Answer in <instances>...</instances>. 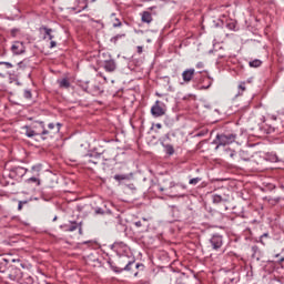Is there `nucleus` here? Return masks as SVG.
<instances>
[{
    "mask_svg": "<svg viewBox=\"0 0 284 284\" xmlns=\"http://www.w3.org/2000/svg\"><path fill=\"white\" fill-rule=\"evenodd\" d=\"M217 145H230L231 143H234L236 141V134L234 133H224V134H217Z\"/></svg>",
    "mask_w": 284,
    "mask_h": 284,
    "instance_id": "1",
    "label": "nucleus"
},
{
    "mask_svg": "<svg viewBox=\"0 0 284 284\" xmlns=\"http://www.w3.org/2000/svg\"><path fill=\"white\" fill-rule=\"evenodd\" d=\"M151 114L155 119H158L159 116H163L165 114V105L160 101H156L155 105L151 108Z\"/></svg>",
    "mask_w": 284,
    "mask_h": 284,
    "instance_id": "2",
    "label": "nucleus"
},
{
    "mask_svg": "<svg viewBox=\"0 0 284 284\" xmlns=\"http://www.w3.org/2000/svg\"><path fill=\"white\" fill-rule=\"evenodd\" d=\"M11 52L13 54H23L26 52V45L21 41H16L11 45Z\"/></svg>",
    "mask_w": 284,
    "mask_h": 284,
    "instance_id": "3",
    "label": "nucleus"
},
{
    "mask_svg": "<svg viewBox=\"0 0 284 284\" xmlns=\"http://www.w3.org/2000/svg\"><path fill=\"white\" fill-rule=\"evenodd\" d=\"M210 243H211V247H213V250H221V247L223 246V236L213 235L210 240Z\"/></svg>",
    "mask_w": 284,
    "mask_h": 284,
    "instance_id": "4",
    "label": "nucleus"
},
{
    "mask_svg": "<svg viewBox=\"0 0 284 284\" xmlns=\"http://www.w3.org/2000/svg\"><path fill=\"white\" fill-rule=\"evenodd\" d=\"M75 230H79L80 234H83V229L79 222H70L64 225V232H75Z\"/></svg>",
    "mask_w": 284,
    "mask_h": 284,
    "instance_id": "5",
    "label": "nucleus"
},
{
    "mask_svg": "<svg viewBox=\"0 0 284 284\" xmlns=\"http://www.w3.org/2000/svg\"><path fill=\"white\" fill-rule=\"evenodd\" d=\"M42 30L44 31L43 39H48L50 42V48H57V42L52 39H54V36L52 34V29H48V27H43Z\"/></svg>",
    "mask_w": 284,
    "mask_h": 284,
    "instance_id": "6",
    "label": "nucleus"
},
{
    "mask_svg": "<svg viewBox=\"0 0 284 284\" xmlns=\"http://www.w3.org/2000/svg\"><path fill=\"white\" fill-rule=\"evenodd\" d=\"M194 69H186L185 71H183L182 73V79L185 83H190V81H192V79H194Z\"/></svg>",
    "mask_w": 284,
    "mask_h": 284,
    "instance_id": "7",
    "label": "nucleus"
},
{
    "mask_svg": "<svg viewBox=\"0 0 284 284\" xmlns=\"http://www.w3.org/2000/svg\"><path fill=\"white\" fill-rule=\"evenodd\" d=\"M104 70L106 72H114V70H116V62H114V60L104 61Z\"/></svg>",
    "mask_w": 284,
    "mask_h": 284,
    "instance_id": "8",
    "label": "nucleus"
},
{
    "mask_svg": "<svg viewBox=\"0 0 284 284\" xmlns=\"http://www.w3.org/2000/svg\"><path fill=\"white\" fill-rule=\"evenodd\" d=\"M22 130H23L26 136H28L29 139H32V136H37V134H38V133H37L34 130H32V128H30V126H23Z\"/></svg>",
    "mask_w": 284,
    "mask_h": 284,
    "instance_id": "9",
    "label": "nucleus"
},
{
    "mask_svg": "<svg viewBox=\"0 0 284 284\" xmlns=\"http://www.w3.org/2000/svg\"><path fill=\"white\" fill-rule=\"evenodd\" d=\"M142 21L143 23H152V13L144 11L142 13Z\"/></svg>",
    "mask_w": 284,
    "mask_h": 284,
    "instance_id": "10",
    "label": "nucleus"
},
{
    "mask_svg": "<svg viewBox=\"0 0 284 284\" xmlns=\"http://www.w3.org/2000/svg\"><path fill=\"white\" fill-rule=\"evenodd\" d=\"M115 181H130V175L128 174H116L114 175Z\"/></svg>",
    "mask_w": 284,
    "mask_h": 284,
    "instance_id": "11",
    "label": "nucleus"
},
{
    "mask_svg": "<svg viewBox=\"0 0 284 284\" xmlns=\"http://www.w3.org/2000/svg\"><path fill=\"white\" fill-rule=\"evenodd\" d=\"M58 83H59L60 88H65V89L70 88V80H68L65 78L62 80H59Z\"/></svg>",
    "mask_w": 284,
    "mask_h": 284,
    "instance_id": "12",
    "label": "nucleus"
},
{
    "mask_svg": "<svg viewBox=\"0 0 284 284\" xmlns=\"http://www.w3.org/2000/svg\"><path fill=\"white\" fill-rule=\"evenodd\" d=\"M164 148H165L166 154H170V156L174 154V146H172V144H166Z\"/></svg>",
    "mask_w": 284,
    "mask_h": 284,
    "instance_id": "13",
    "label": "nucleus"
},
{
    "mask_svg": "<svg viewBox=\"0 0 284 284\" xmlns=\"http://www.w3.org/2000/svg\"><path fill=\"white\" fill-rule=\"evenodd\" d=\"M261 60H253L250 62L251 68H261Z\"/></svg>",
    "mask_w": 284,
    "mask_h": 284,
    "instance_id": "14",
    "label": "nucleus"
},
{
    "mask_svg": "<svg viewBox=\"0 0 284 284\" xmlns=\"http://www.w3.org/2000/svg\"><path fill=\"white\" fill-rule=\"evenodd\" d=\"M213 203H223V197L221 195H213Z\"/></svg>",
    "mask_w": 284,
    "mask_h": 284,
    "instance_id": "15",
    "label": "nucleus"
},
{
    "mask_svg": "<svg viewBox=\"0 0 284 284\" xmlns=\"http://www.w3.org/2000/svg\"><path fill=\"white\" fill-rule=\"evenodd\" d=\"M230 274H232V273H229L227 276L225 277L226 284H232L234 281H236V278L232 277Z\"/></svg>",
    "mask_w": 284,
    "mask_h": 284,
    "instance_id": "16",
    "label": "nucleus"
},
{
    "mask_svg": "<svg viewBox=\"0 0 284 284\" xmlns=\"http://www.w3.org/2000/svg\"><path fill=\"white\" fill-rule=\"evenodd\" d=\"M40 125H41V128H42V136H45V134H50V131L49 130H45V126H44V124H43V122H40Z\"/></svg>",
    "mask_w": 284,
    "mask_h": 284,
    "instance_id": "17",
    "label": "nucleus"
},
{
    "mask_svg": "<svg viewBox=\"0 0 284 284\" xmlns=\"http://www.w3.org/2000/svg\"><path fill=\"white\" fill-rule=\"evenodd\" d=\"M201 181L200 178H193L189 181L190 185H196Z\"/></svg>",
    "mask_w": 284,
    "mask_h": 284,
    "instance_id": "18",
    "label": "nucleus"
},
{
    "mask_svg": "<svg viewBox=\"0 0 284 284\" xmlns=\"http://www.w3.org/2000/svg\"><path fill=\"white\" fill-rule=\"evenodd\" d=\"M24 99H32V91L24 90Z\"/></svg>",
    "mask_w": 284,
    "mask_h": 284,
    "instance_id": "19",
    "label": "nucleus"
},
{
    "mask_svg": "<svg viewBox=\"0 0 284 284\" xmlns=\"http://www.w3.org/2000/svg\"><path fill=\"white\" fill-rule=\"evenodd\" d=\"M32 172H37V174H39L41 172V164L32 166Z\"/></svg>",
    "mask_w": 284,
    "mask_h": 284,
    "instance_id": "20",
    "label": "nucleus"
},
{
    "mask_svg": "<svg viewBox=\"0 0 284 284\" xmlns=\"http://www.w3.org/2000/svg\"><path fill=\"white\" fill-rule=\"evenodd\" d=\"M239 90H241L240 94H243V92H245V82L240 83Z\"/></svg>",
    "mask_w": 284,
    "mask_h": 284,
    "instance_id": "21",
    "label": "nucleus"
},
{
    "mask_svg": "<svg viewBox=\"0 0 284 284\" xmlns=\"http://www.w3.org/2000/svg\"><path fill=\"white\" fill-rule=\"evenodd\" d=\"M132 265H134V262H129V263L125 265L124 270H125L126 272H130Z\"/></svg>",
    "mask_w": 284,
    "mask_h": 284,
    "instance_id": "22",
    "label": "nucleus"
},
{
    "mask_svg": "<svg viewBox=\"0 0 284 284\" xmlns=\"http://www.w3.org/2000/svg\"><path fill=\"white\" fill-rule=\"evenodd\" d=\"M113 28H121V20L115 19V22L113 23Z\"/></svg>",
    "mask_w": 284,
    "mask_h": 284,
    "instance_id": "23",
    "label": "nucleus"
},
{
    "mask_svg": "<svg viewBox=\"0 0 284 284\" xmlns=\"http://www.w3.org/2000/svg\"><path fill=\"white\" fill-rule=\"evenodd\" d=\"M0 65H6L7 68H12V63H10V62H0Z\"/></svg>",
    "mask_w": 284,
    "mask_h": 284,
    "instance_id": "24",
    "label": "nucleus"
},
{
    "mask_svg": "<svg viewBox=\"0 0 284 284\" xmlns=\"http://www.w3.org/2000/svg\"><path fill=\"white\" fill-rule=\"evenodd\" d=\"M29 182H31V183H38V185H39V179H37V178H30V179H29Z\"/></svg>",
    "mask_w": 284,
    "mask_h": 284,
    "instance_id": "25",
    "label": "nucleus"
},
{
    "mask_svg": "<svg viewBox=\"0 0 284 284\" xmlns=\"http://www.w3.org/2000/svg\"><path fill=\"white\" fill-rule=\"evenodd\" d=\"M122 37H125V34H118L112 39H113V41H119V39H121Z\"/></svg>",
    "mask_w": 284,
    "mask_h": 284,
    "instance_id": "26",
    "label": "nucleus"
},
{
    "mask_svg": "<svg viewBox=\"0 0 284 284\" xmlns=\"http://www.w3.org/2000/svg\"><path fill=\"white\" fill-rule=\"evenodd\" d=\"M17 170H18V172H20V174H26V169H23V168H18Z\"/></svg>",
    "mask_w": 284,
    "mask_h": 284,
    "instance_id": "27",
    "label": "nucleus"
},
{
    "mask_svg": "<svg viewBox=\"0 0 284 284\" xmlns=\"http://www.w3.org/2000/svg\"><path fill=\"white\" fill-rule=\"evenodd\" d=\"M18 210H23V202H19V204H18Z\"/></svg>",
    "mask_w": 284,
    "mask_h": 284,
    "instance_id": "28",
    "label": "nucleus"
},
{
    "mask_svg": "<svg viewBox=\"0 0 284 284\" xmlns=\"http://www.w3.org/2000/svg\"><path fill=\"white\" fill-rule=\"evenodd\" d=\"M135 227H141L143 224L141 223V221H138L134 223Z\"/></svg>",
    "mask_w": 284,
    "mask_h": 284,
    "instance_id": "29",
    "label": "nucleus"
},
{
    "mask_svg": "<svg viewBox=\"0 0 284 284\" xmlns=\"http://www.w3.org/2000/svg\"><path fill=\"white\" fill-rule=\"evenodd\" d=\"M48 128H49V130H54V123H49Z\"/></svg>",
    "mask_w": 284,
    "mask_h": 284,
    "instance_id": "30",
    "label": "nucleus"
},
{
    "mask_svg": "<svg viewBox=\"0 0 284 284\" xmlns=\"http://www.w3.org/2000/svg\"><path fill=\"white\" fill-rule=\"evenodd\" d=\"M138 52L141 54V52H143V47H138Z\"/></svg>",
    "mask_w": 284,
    "mask_h": 284,
    "instance_id": "31",
    "label": "nucleus"
},
{
    "mask_svg": "<svg viewBox=\"0 0 284 284\" xmlns=\"http://www.w3.org/2000/svg\"><path fill=\"white\" fill-rule=\"evenodd\" d=\"M196 68L202 69V68H203V62H199V63L196 64Z\"/></svg>",
    "mask_w": 284,
    "mask_h": 284,
    "instance_id": "32",
    "label": "nucleus"
},
{
    "mask_svg": "<svg viewBox=\"0 0 284 284\" xmlns=\"http://www.w3.org/2000/svg\"><path fill=\"white\" fill-rule=\"evenodd\" d=\"M175 185H176V183H174V182L170 183V187H174Z\"/></svg>",
    "mask_w": 284,
    "mask_h": 284,
    "instance_id": "33",
    "label": "nucleus"
},
{
    "mask_svg": "<svg viewBox=\"0 0 284 284\" xmlns=\"http://www.w3.org/2000/svg\"><path fill=\"white\" fill-rule=\"evenodd\" d=\"M57 125H58V132H59V130H61V123H58Z\"/></svg>",
    "mask_w": 284,
    "mask_h": 284,
    "instance_id": "34",
    "label": "nucleus"
},
{
    "mask_svg": "<svg viewBox=\"0 0 284 284\" xmlns=\"http://www.w3.org/2000/svg\"><path fill=\"white\" fill-rule=\"evenodd\" d=\"M234 154H235L234 152H232V153L230 154L231 159H233Z\"/></svg>",
    "mask_w": 284,
    "mask_h": 284,
    "instance_id": "35",
    "label": "nucleus"
},
{
    "mask_svg": "<svg viewBox=\"0 0 284 284\" xmlns=\"http://www.w3.org/2000/svg\"><path fill=\"white\" fill-rule=\"evenodd\" d=\"M280 263H284V257H282V258L280 260Z\"/></svg>",
    "mask_w": 284,
    "mask_h": 284,
    "instance_id": "36",
    "label": "nucleus"
},
{
    "mask_svg": "<svg viewBox=\"0 0 284 284\" xmlns=\"http://www.w3.org/2000/svg\"><path fill=\"white\" fill-rule=\"evenodd\" d=\"M156 128H161V124H156Z\"/></svg>",
    "mask_w": 284,
    "mask_h": 284,
    "instance_id": "37",
    "label": "nucleus"
},
{
    "mask_svg": "<svg viewBox=\"0 0 284 284\" xmlns=\"http://www.w3.org/2000/svg\"><path fill=\"white\" fill-rule=\"evenodd\" d=\"M160 190H161V192H163V190H165V189L161 187Z\"/></svg>",
    "mask_w": 284,
    "mask_h": 284,
    "instance_id": "38",
    "label": "nucleus"
},
{
    "mask_svg": "<svg viewBox=\"0 0 284 284\" xmlns=\"http://www.w3.org/2000/svg\"><path fill=\"white\" fill-rule=\"evenodd\" d=\"M263 236H267V233H264Z\"/></svg>",
    "mask_w": 284,
    "mask_h": 284,
    "instance_id": "39",
    "label": "nucleus"
}]
</instances>
